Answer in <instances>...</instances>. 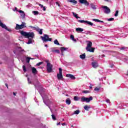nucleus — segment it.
Returning <instances> with one entry per match:
<instances>
[{"instance_id": "nucleus-1", "label": "nucleus", "mask_w": 128, "mask_h": 128, "mask_svg": "<svg viewBox=\"0 0 128 128\" xmlns=\"http://www.w3.org/2000/svg\"><path fill=\"white\" fill-rule=\"evenodd\" d=\"M92 42H89L87 44V46L86 47V50L87 52H94V48H92Z\"/></svg>"}, {"instance_id": "nucleus-2", "label": "nucleus", "mask_w": 128, "mask_h": 128, "mask_svg": "<svg viewBox=\"0 0 128 128\" xmlns=\"http://www.w3.org/2000/svg\"><path fill=\"white\" fill-rule=\"evenodd\" d=\"M44 36H40V38H42V40H43V42H52V38H50L48 35L44 34Z\"/></svg>"}, {"instance_id": "nucleus-3", "label": "nucleus", "mask_w": 128, "mask_h": 128, "mask_svg": "<svg viewBox=\"0 0 128 128\" xmlns=\"http://www.w3.org/2000/svg\"><path fill=\"white\" fill-rule=\"evenodd\" d=\"M26 24L24 22H22V24H21V25L16 24L15 29L16 30H22V28H26Z\"/></svg>"}, {"instance_id": "nucleus-4", "label": "nucleus", "mask_w": 128, "mask_h": 128, "mask_svg": "<svg viewBox=\"0 0 128 128\" xmlns=\"http://www.w3.org/2000/svg\"><path fill=\"white\" fill-rule=\"evenodd\" d=\"M90 100H92V96H90L89 98L82 96L80 99V102H90Z\"/></svg>"}, {"instance_id": "nucleus-5", "label": "nucleus", "mask_w": 128, "mask_h": 128, "mask_svg": "<svg viewBox=\"0 0 128 128\" xmlns=\"http://www.w3.org/2000/svg\"><path fill=\"white\" fill-rule=\"evenodd\" d=\"M57 78L58 80H62L64 77L62 76V70L59 68V73L57 74Z\"/></svg>"}, {"instance_id": "nucleus-6", "label": "nucleus", "mask_w": 128, "mask_h": 128, "mask_svg": "<svg viewBox=\"0 0 128 128\" xmlns=\"http://www.w3.org/2000/svg\"><path fill=\"white\" fill-rule=\"evenodd\" d=\"M46 70L48 72H52V64L50 63H48L46 65Z\"/></svg>"}, {"instance_id": "nucleus-7", "label": "nucleus", "mask_w": 128, "mask_h": 128, "mask_svg": "<svg viewBox=\"0 0 128 128\" xmlns=\"http://www.w3.org/2000/svg\"><path fill=\"white\" fill-rule=\"evenodd\" d=\"M30 28H34L35 30H36V32H38L40 34H42V29H40L38 28V26H36L35 27H34L32 26H30Z\"/></svg>"}, {"instance_id": "nucleus-8", "label": "nucleus", "mask_w": 128, "mask_h": 128, "mask_svg": "<svg viewBox=\"0 0 128 128\" xmlns=\"http://www.w3.org/2000/svg\"><path fill=\"white\" fill-rule=\"evenodd\" d=\"M0 26L2 28H4V30H8V32H12V30L8 29L6 26L4 24V23L2 22V21L0 20Z\"/></svg>"}, {"instance_id": "nucleus-9", "label": "nucleus", "mask_w": 128, "mask_h": 128, "mask_svg": "<svg viewBox=\"0 0 128 128\" xmlns=\"http://www.w3.org/2000/svg\"><path fill=\"white\" fill-rule=\"evenodd\" d=\"M102 8L105 9L104 11V14H110V8H108V7L107 6H102Z\"/></svg>"}, {"instance_id": "nucleus-10", "label": "nucleus", "mask_w": 128, "mask_h": 128, "mask_svg": "<svg viewBox=\"0 0 128 128\" xmlns=\"http://www.w3.org/2000/svg\"><path fill=\"white\" fill-rule=\"evenodd\" d=\"M34 38V33L33 32H28L27 34L26 38Z\"/></svg>"}, {"instance_id": "nucleus-11", "label": "nucleus", "mask_w": 128, "mask_h": 128, "mask_svg": "<svg viewBox=\"0 0 128 128\" xmlns=\"http://www.w3.org/2000/svg\"><path fill=\"white\" fill-rule=\"evenodd\" d=\"M79 2L80 4H85V6H88V5L90 4V3H88V0H79Z\"/></svg>"}, {"instance_id": "nucleus-12", "label": "nucleus", "mask_w": 128, "mask_h": 128, "mask_svg": "<svg viewBox=\"0 0 128 128\" xmlns=\"http://www.w3.org/2000/svg\"><path fill=\"white\" fill-rule=\"evenodd\" d=\"M28 33L27 32H25L24 30L20 31V34L21 35H22L23 36H24L26 38V36H28Z\"/></svg>"}, {"instance_id": "nucleus-13", "label": "nucleus", "mask_w": 128, "mask_h": 128, "mask_svg": "<svg viewBox=\"0 0 128 128\" xmlns=\"http://www.w3.org/2000/svg\"><path fill=\"white\" fill-rule=\"evenodd\" d=\"M66 77L69 78H71V80H76V76H74V75L72 74H66Z\"/></svg>"}, {"instance_id": "nucleus-14", "label": "nucleus", "mask_w": 128, "mask_h": 128, "mask_svg": "<svg viewBox=\"0 0 128 128\" xmlns=\"http://www.w3.org/2000/svg\"><path fill=\"white\" fill-rule=\"evenodd\" d=\"M60 50L61 51V56H64V50H68V48L64 47H61L60 48Z\"/></svg>"}, {"instance_id": "nucleus-15", "label": "nucleus", "mask_w": 128, "mask_h": 128, "mask_svg": "<svg viewBox=\"0 0 128 128\" xmlns=\"http://www.w3.org/2000/svg\"><path fill=\"white\" fill-rule=\"evenodd\" d=\"M92 66L94 68H96L98 66V64L96 62H92Z\"/></svg>"}, {"instance_id": "nucleus-16", "label": "nucleus", "mask_w": 128, "mask_h": 128, "mask_svg": "<svg viewBox=\"0 0 128 128\" xmlns=\"http://www.w3.org/2000/svg\"><path fill=\"white\" fill-rule=\"evenodd\" d=\"M51 52H56V54H60L59 50H54V48H51Z\"/></svg>"}, {"instance_id": "nucleus-17", "label": "nucleus", "mask_w": 128, "mask_h": 128, "mask_svg": "<svg viewBox=\"0 0 128 128\" xmlns=\"http://www.w3.org/2000/svg\"><path fill=\"white\" fill-rule=\"evenodd\" d=\"M76 30L78 32H84V28H78L76 29Z\"/></svg>"}, {"instance_id": "nucleus-18", "label": "nucleus", "mask_w": 128, "mask_h": 128, "mask_svg": "<svg viewBox=\"0 0 128 128\" xmlns=\"http://www.w3.org/2000/svg\"><path fill=\"white\" fill-rule=\"evenodd\" d=\"M90 106H88V105H86L85 106H84V109L85 110H87L88 112V110H90Z\"/></svg>"}, {"instance_id": "nucleus-19", "label": "nucleus", "mask_w": 128, "mask_h": 128, "mask_svg": "<svg viewBox=\"0 0 128 128\" xmlns=\"http://www.w3.org/2000/svg\"><path fill=\"white\" fill-rule=\"evenodd\" d=\"M68 2H72L74 4H78V2L76 0H68Z\"/></svg>"}, {"instance_id": "nucleus-20", "label": "nucleus", "mask_w": 128, "mask_h": 128, "mask_svg": "<svg viewBox=\"0 0 128 128\" xmlns=\"http://www.w3.org/2000/svg\"><path fill=\"white\" fill-rule=\"evenodd\" d=\"M32 70L33 74H36V72H38V70H36V68L34 67L32 68Z\"/></svg>"}, {"instance_id": "nucleus-21", "label": "nucleus", "mask_w": 128, "mask_h": 128, "mask_svg": "<svg viewBox=\"0 0 128 128\" xmlns=\"http://www.w3.org/2000/svg\"><path fill=\"white\" fill-rule=\"evenodd\" d=\"M80 58H82V60H84L86 58V54H81L80 56Z\"/></svg>"}, {"instance_id": "nucleus-22", "label": "nucleus", "mask_w": 128, "mask_h": 128, "mask_svg": "<svg viewBox=\"0 0 128 128\" xmlns=\"http://www.w3.org/2000/svg\"><path fill=\"white\" fill-rule=\"evenodd\" d=\"M90 6L92 8V10L96 9V5H94V4H92V3L90 4Z\"/></svg>"}, {"instance_id": "nucleus-23", "label": "nucleus", "mask_w": 128, "mask_h": 128, "mask_svg": "<svg viewBox=\"0 0 128 128\" xmlns=\"http://www.w3.org/2000/svg\"><path fill=\"white\" fill-rule=\"evenodd\" d=\"M86 24H89V26H94V23L90 22V21H86Z\"/></svg>"}, {"instance_id": "nucleus-24", "label": "nucleus", "mask_w": 128, "mask_h": 128, "mask_svg": "<svg viewBox=\"0 0 128 128\" xmlns=\"http://www.w3.org/2000/svg\"><path fill=\"white\" fill-rule=\"evenodd\" d=\"M27 44H32V38H28V40Z\"/></svg>"}, {"instance_id": "nucleus-25", "label": "nucleus", "mask_w": 128, "mask_h": 128, "mask_svg": "<svg viewBox=\"0 0 128 128\" xmlns=\"http://www.w3.org/2000/svg\"><path fill=\"white\" fill-rule=\"evenodd\" d=\"M66 104H72V101H70V98H68L66 100Z\"/></svg>"}, {"instance_id": "nucleus-26", "label": "nucleus", "mask_w": 128, "mask_h": 128, "mask_svg": "<svg viewBox=\"0 0 128 128\" xmlns=\"http://www.w3.org/2000/svg\"><path fill=\"white\" fill-rule=\"evenodd\" d=\"M70 38L71 40H74V42H76V40L74 38V35H70Z\"/></svg>"}, {"instance_id": "nucleus-27", "label": "nucleus", "mask_w": 128, "mask_h": 128, "mask_svg": "<svg viewBox=\"0 0 128 128\" xmlns=\"http://www.w3.org/2000/svg\"><path fill=\"white\" fill-rule=\"evenodd\" d=\"M94 22H104V21H101L98 19H93Z\"/></svg>"}, {"instance_id": "nucleus-28", "label": "nucleus", "mask_w": 128, "mask_h": 128, "mask_svg": "<svg viewBox=\"0 0 128 128\" xmlns=\"http://www.w3.org/2000/svg\"><path fill=\"white\" fill-rule=\"evenodd\" d=\"M82 92V94H90V90H83Z\"/></svg>"}, {"instance_id": "nucleus-29", "label": "nucleus", "mask_w": 128, "mask_h": 128, "mask_svg": "<svg viewBox=\"0 0 128 128\" xmlns=\"http://www.w3.org/2000/svg\"><path fill=\"white\" fill-rule=\"evenodd\" d=\"M54 44H57V46H60V42H58V41L56 39L54 40Z\"/></svg>"}, {"instance_id": "nucleus-30", "label": "nucleus", "mask_w": 128, "mask_h": 128, "mask_svg": "<svg viewBox=\"0 0 128 128\" xmlns=\"http://www.w3.org/2000/svg\"><path fill=\"white\" fill-rule=\"evenodd\" d=\"M72 14H73V16L75 17V18H80V17H78V14H76V13H74V12H72Z\"/></svg>"}, {"instance_id": "nucleus-31", "label": "nucleus", "mask_w": 128, "mask_h": 128, "mask_svg": "<svg viewBox=\"0 0 128 128\" xmlns=\"http://www.w3.org/2000/svg\"><path fill=\"white\" fill-rule=\"evenodd\" d=\"M32 12L34 16H38V11H33Z\"/></svg>"}, {"instance_id": "nucleus-32", "label": "nucleus", "mask_w": 128, "mask_h": 128, "mask_svg": "<svg viewBox=\"0 0 128 128\" xmlns=\"http://www.w3.org/2000/svg\"><path fill=\"white\" fill-rule=\"evenodd\" d=\"M30 57H27L26 58V62H28V64L30 62Z\"/></svg>"}, {"instance_id": "nucleus-33", "label": "nucleus", "mask_w": 128, "mask_h": 128, "mask_svg": "<svg viewBox=\"0 0 128 128\" xmlns=\"http://www.w3.org/2000/svg\"><path fill=\"white\" fill-rule=\"evenodd\" d=\"M80 112V110H76L74 112V114H78Z\"/></svg>"}, {"instance_id": "nucleus-34", "label": "nucleus", "mask_w": 128, "mask_h": 128, "mask_svg": "<svg viewBox=\"0 0 128 128\" xmlns=\"http://www.w3.org/2000/svg\"><path fill=\"white\" fill-rule=\"evenodd\" d=\"M78 22H80V24H84V22H86V20H78Z\"/></svg>"}, {"instance_id": "nucleus-35", "label": "nucleus", "mask_w": 128, "mask_h": 128, "mask_svg": "<svg viewBox=\"0 0 128 128\" xmlns=\"http://www.w3.org/2000/svg\"><path fill=\"white\" fill-rule=\"evenodd\" d=\"M22 68H23V70H24V72H26V66L24 65L22 66Z\"/></svg>"}, {"instance_id": "nucleus-36", "label": "nucleus", "mask_w": 128, "mask_h": 128, "mask_svg": "<svg viewBox=\"0 0 128 128\" xmlns=\"http://www.w3.org/2000/svg\"><path fill=\"white\" fill-rule=\"evenodd\" d=\"M100 90V88L96 87L94 88V90H95L96 92H98Z\"/></svg>"}, {"instance_id": "nucleus-37", "label": "nucleus", "mask_w": 128, "mask_h": 128, "mask_svg": "<svg viewBox=\"0 0 128 128\" xmlns=\"http://www.w3.org/2000/svg\"><path fill=\"white\" fill-rule=\"evenodd\" d=\"M52 117L54 120H56V116H54V115L52 114Z\"/></svg>"}, {"instance_id": "nucleus-38", "label": "nucleus", "mask_w": 128, "mask_h": 128, "mask_svg": "<svg viewBox=\"0 0 128 128\" xmlns=\"http://www.w3.org/2000/svg\"><path fill=\"white\" fill-rule=\"evenodd\" d=\"M21 16L22 17V18H26V14H24V12L22 13Z\"/></svg>"}, {"instance_id": "nucleus-39", "label": "nucleus", "mask_w": 128, "mask_h": 128, "mask_svg": "<svg viewBox=\"0 0 128 128\" xmlns=\"http://www.w3.org/2000/svg\"><path fill=\"white\" fill-rule=\"evenodd\" d=\"M44 64V62H40L38 63V64H36V66H40V64Z\"/></svg>"}, {"instance_id": "nucleus-40", "label": "nucleus", "mask_w": 128, "mask_h": 128, "mask_svg": "<svg viewBox=\"0 0 128 128\" xmlns=\"http://www.w3.org/2000/svg\"><path fill=\"white\" fill-rule=\"evenodd\" d=\"M74 100L78 101V97L77 96H74Z\"/></svg>"}, {"instance_id": "nucleus-41", "label": "nucleus", "mask_w": 128, "mask_h": 128, "mask_svg": "<svg viewBox=\"0 0 128 128\" xmlns=\"http://www.w3.org/2000/svg\"><path fill=\"white\" fill-rule=\"evenodd\" d=\"M118 16V10H116L114 14V16Z\"/></svg>"}, {"instance_id": "nucleus-42", "label": "nucleus", "mask_w": 128, "mask_h": 128, "mask_svg": "<svg viewBox=\"0 0 128 128\" xmlns=\"http://www.w3.org/2000/svg\"><path fill=\"white\" fill-rule=\"evenodd\" d=\"M114 20V18H110L108 19V22H112V20Z\"/></svg>"}, {"instance_id": "nucleus-43", "label": "nucleus", "mask_w": 128, "mask_h": 128, "mask_svg": "<svg viewBox=\"0 0 128 128\" xmlns=\"http://www.w3.org/2000/svg\"><path fill=\"white\" fill-rule=\"evenodd\" d=\"M18 12H20V14H23L24 12V11L20 10L18 11Z\"/></svg>"}, {"instance_id": "nucleus-44", "label": "nucleus", "mask_w": 128, "mask_h": 128, "mask_svg": "<svg viewBox=\"0 0 128 128\" xmlns=\"http://www.w3.org/2000/svg\"><path fill=\"white\" fill-rule=\"evenodd\" d=\"M56 6H60V4L58 3V2H56Z\"/></svg>"}, {"instance_id": "nucleus-45", "label": "nucleus", "mask_w": 128, "mask_h": 128, "mask_svg": "<svg viewBox=\"0 0 128 128\" xmlns=\"http://www.w3.org/2000/svg\"><path fill=\"white\" fill-rule=\"evenodd\" d=\"M28 84H32V82L30 81V78H28Z\"/></svg>"}, {"instance_id": "nucleus-46", "label": "nucleus", "mask_w": 128, "mask_h": 128, "mask_svg": "<svg viewBox=\"0 0 128 128\" xmlns=\"http://www.w3.org/2000/svg\"><path fill=\"white\" fill-rule=\"evenodd\" d=\"M106 102H108V104H110V100L106 99Z\"/></svg>"}, {"instance_id": "nucleus-47", "label": "nucleus", "mask_w": 128, "mask_h": 128, "mask_svg": "<svg viewBox=\"0 0 128 128\" xmlns=\"http://www.w3.org/2000/svg\"><path fill=\"white\" fill-rule=\"evenodd\" d=\"M39 6H40L41 8H44V5L42 4H39Z\"/></svg>"}, {"instance_id": "nucleus-48", "label": "nucleus", "mask_w": 128, "mask_h": 128, "mask_svg": "<svg viewBox=\"0 0 128 128\" xmlns=\"http://www.w3.org/2000/svg\"><path fill=\"white\" fill-rule=\"evenodd\" d=\"M114 64H112L111 66H110V68H114Z\"/></svg>"}, {"instance_id": "nucleus-49", "label": "nucleus", "mask_w": 128, "mask_h": 128, "mask_svg": "<svg viewBox=\"0 0 128 128\" xmlns=\"http://www.w3.org/2000/svg\"><path fill=\"white\" fill-rule=\"evenodd\" d=\"M49 62H50V60H47L46 61V62L47 64H50Z\"/></svg>"}, {"instance_id": "nucleus-50", "label": "nucleus", "mask_w": 128, "mask_h": 128, "mask_svg": "<svg viewBox=\"0 0 128 128\" xmlns=\"http://www.w3.org/2000/svg\"><path fill=\"white\" fill-rule=\"evenodd\" d=\"M43 10H44V11L46 10V7H43Z\"/></svg>"}, {"instance_id": "nucleus-51", "label": "nucleus", "mask_w": 128, "mask_h": 128, "mask_svg": "<svg viewBox=\"0 0 128 128\" xmlns=\"http://www.w3.org/2000/svg\"><path fill=\"white\" fill-rule=\"evenodd\" d=\"M5 86H6V88H8V84H5Z\"/></svg>"}, {"instance_id": "nucleus-52", "label": "nucleus", "mask_w": 128, "mask_h": 128, "mask_svg": "<svg viewBox=\"0 0 128 128\" xmlns=\"http://www.w3.org/2000/svg\"><path fill=\"white\" fill-rule=\"evenodd\" d=\"M62 126H66V123H62Z\"/></svg>"}, {"instance_id": "nucleus-53", "label": "nucleus", "mask_w": 128, "mask_h": 128, "mask_svg": "<svg viewBox=\"0 0 128 128\" xmlns=\"http://www.w3.org/2000/svg\"><path fill=\"white\" fill-rule=\"evenodd\" d=\"M60 122H58V123L57 124V126H60Z\"/></svg>"}, {"instance_id": "nucleus-54", "label": "nucleus", "mask_w": 128, "mask_h": 128, "mask_svg": "<svg viewBox=\"0 0 128 128\" xmlns=\"http://www.w3.org/2000/svg\"><path fill=\"white\" fill-rule=\"evenodd\" d=\"M13 94H14V96H16V92H13Z\"/></svg>"}, {"instance_id": "nucleus-55", "label": "nucleus", "mask_w": 128, "mask_h": 128, "mask_svg": "<svg viewBox=\"0 0 128 128\" xmlns=\"http://www.w3.org/2000/svg\"><path fill=\"white\" fill-rule=\"evenodd\" d=\"M105 2H110V0H104Z\"/></svg>"}, {"instance_id": "nucleus-56", "label": "nucleus", "mask_w": 128, "mask_h": 128, "mask_svg": "<svg viewBox=\"0 0 128 128\" xmlns=\"http://www.w3.org/2000/svg\"><path fill=\"white\" fill-rule=\"evenodd\" d=\"M15 10H18V8L16 7L15 8Z\"/></svg>"}, {"instance_id": "nucleus-57", "label": "nucleus", "mask_w": 128, "mask_h": 128, "mask_svg": "<svg viewBox=\"0 0 128 128\" xmlns=\"http://www.w3.org/2000/svg\"><path fill=\"white\" fill-rule=\"evenodd\" d=\"M121 50H124V47L122 48Z\"/></svg>"}, {"instance_id": "nucleus-58", "label": "nucleus", "mask_w": 128, "mask_h": 128, "mask_svg": "<svg viewBox=\"0 0 128 128\" xmlns=\"http://www.w3.org/2000/svg\"><path fill=\"white\" fill-rule=\"evenodd\" d=\"M90 89L92 88V86H90Z\"/></svg>"}, {"instance_id": "nucleus-59", "label": "nucleus", "mask_w": 128, "mask_h": 128, "mask_svg": "<svg viewBox=\"0 0 128 128\" xmlns=\"http://www.w3.org/2000/svg\"><path fill=\"white\" fill-rule=\"evenodd\" d=\"M45 46L48 47V44H45Z\"/></svg>"}, {"instance_id": "nucleus-60", "label": "nucleus", "mask_w": 128, "mask_h": 128, "mask_svg": "<svg viewBox=\"0 0 128 128\" xmlns=\"http://www.w3.org/2000/svg\"><path fill=\"white\" fill-rule=\"evenodd\" d=\"M30 60H34V58H30Z\"/></svg>"}, {"instance_id": "nucleus-61", "label": "nucleus", "mask_w": 128, "mask_h": 128, "mask_svg": "<svg viewBox=\"0 0 128 128\" xmlns=\"http://www.w3.org/2000/svg\"><path fill=\"white\" fill-rule=\"evenodd\" d=\"M44 102L45 104H46V102H44Z\"/></svg>"}, {"instance_id": "nucleus-62", "label": "nucleus", "mask_w": 128, "mask_h": 128, "mask_svg": "<svg viewBox=\"0 0 128 128\" xmlns=\"http://www.w3.org/2000/svg\"><path fill=\"white\" fill-rule=\"evenodd\" d=\"M71 126H72V127L74 126V125H72Z\"/></svg>"}, {"instance_id": "nucleus-63", "label": "nucleus", "mask_w": 128, "mask_h": 128, "mask_svg": "<svg viewBox=\"0 0 128 128\" xmlns=\"http://www.w3.org/2000/svg\"><path fill=\"white\" fill-rule=\"evenodd\" d=\"M46 0V2H48V0Z\"/></svg>"}, {"instance_id": "nucleus-64", "label": "nucleus", "mask_w": 128, "mask_h": 128, "mask_svg": "<svg viewBox=\"0 0 128 128\" xmlns=\"http://www.w3.org/2000/svg\"><path fill=\"white\" fill-rule=\"evenodd\" d=\"M103 56H104V55H103Z\"/></svg>"}]
</instances>
